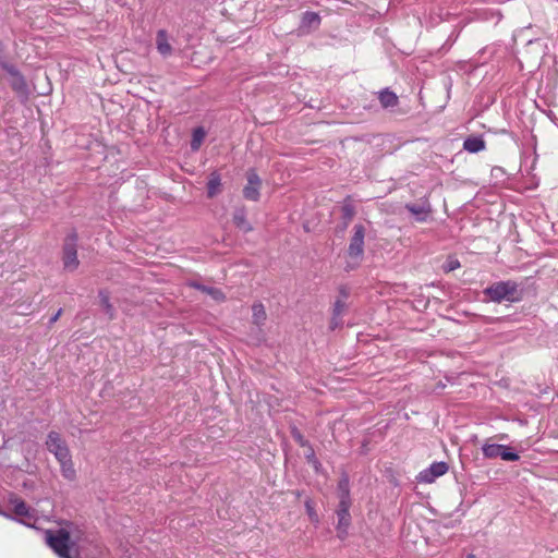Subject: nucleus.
I'll return each mask as SVG.
<instances>
[{"instance_id": "obj_1", "label": "nucleus", "mask_w": 558, "mask_h": 558, "mask_svg": "<svg viewBox=\"0 0 558 558\" xmlns=\"http://www.w3.org/2000/svg\"><path fill=\"white\" fill-rule=\"evenodd\" d=\"M77 539L78 537H74L68 527L46 532L47 544L60 558H75L77 556Z\"/></svg>"}, {"instance_id": "obj_2", "label": "nucleus", "mask_w": 558, "mask_h": 558, "mask_svg": "<svg viewBox=\"0 0 558 558\" xmlns=\"http://www.w3.org/2000/svg\"><path fill=\"white\" fill-rule=\"evenodd\" d=\"M483 293L495 303H501L504 301L518 302L521 300L519 286L512 280L495 282L484 289Z\"/></svg>"}, {"instance_id": "obj_3", "label": "nucleus", "mask_w": 558, "mask_h": 558, "mask_svg": "<svg viewBox=\"0 0 558 558\" xmlns=\"http://www.w3.org/2000/svg\"><path fill=\"white\" fill-rule=\"evenodd\" d=\"M365 233L366 229L363 225L357 223L353 227V234L348 247L349 260H347L344 268L347 271L357 268L362 262V257L364 255Z\"/></svg>"}, {"instance_id": "obj_4", "label": "nucleus", "mask_w": 558, "mask_h": 558, "mask_svg": "<svg viewBox=\"0 0 558 558\" xmlns=\"http://www.w3.org/2000/svg\"><path fill=\"white\" fill-rule=\"evenodd\" d=\"M77 234L74 231L69 233L64 240L62 262L64 269L68 271H74L80 265L77 258Z\"/></svg>"}, {"instance_id": "obj_5", "label": "nucleus", "mask_w": 558, "mask_h": 558, "mask_svg": "<svg viewBox=\"0 0 558 558\" xmlns=\"http://www.w3.org/2000/svg\"><path fill=\"white\" fill-rule=\"evenodd\" d=\"M12 511L20 522L33 526L37 520L36 510L31 508L23 499L12 496L9 499Z\"/></svg>"}, {"instance_id": "obj_6", "label": "nucleus", "mask_w": 558, "mask_h": 558, "mask_svg": "<svg viewBox=\"0 0 558 558\" xmlns=\"http://www.w3.org/2000/svg\"><path fill=\"white\" fill-rule=\"evenodd\" d=\"M483 456L487 459H496L500 457L505 461H518L520 456L517 452L511 451L509 446L490 444L486 441L482 447Z\"/></svg>"}, {"instance_id": "obj_7", "label": "nucleus", "mask_w": 558, "mask_h": 558, "mask_svg": "<svg viewBox=\"0 0 558 558\" xmlns=\"http://www.w3.org/2000/svg\"><path fill=\"white\" fill-rule=\"evenodd\" d=\"M46 446L49 452H51L58 462L71 457L69 447L65 440L57 432H50L47 436Z\"/></svg>"}, {"instance_id": "obj_8", "label": "nucleus", "mask_w": 558, "mask_h": 558, "mask_svg": "<svg viewBox=\"0 0 558 558\" xmlns=\"http://www.w3.org/2000/svg\"><path fill=\"white\" fill-rule=\"evenodd\" d=\"M247 183L243 189V196L247 201L257 202L260 197L262 179L254 169L246 173Z\"/></svg>"}, {"instance_id": "obj_9", "label": "nucleus", "mask_w": 558, "mask_h": 558, "mask_svg": "<svg viewBox=\"0 0 558 558\" xmlns=\"http://www.w3.org/2000/svg\"><path fill=\"white\" fill-rule=\"evenodd\" d=\"M448 471V464L446 462H434L430 464L429 468L423 470L420 475L418 480L424 483H432L437 477L446 474Z\"/></svg>"}, {"instance_id": "obj_10", "label": "nucleus", "mask_w": 558, "mask_h": 558, "mask_svg": "<svg viewBox=\"0 0 558 558\" xmlns=\"http://www.w3.org/2000/svg\"><path fill=\"white\" fill-rule=\"evenodd\" d=\"M172 40L173 38L166 29H159L156 33V49L163 58H169L173 54Z\"/></svg>"}, {"instance_id": "obj_11", "label": "nucleus", "mask_w": 558, "mask_h": 558, "mask_svg": "<svg viewBox=\"0 0 558 558\" xmlns=\"http://www.w3.org/2000/svg\"><path fill=\"white\" fill-rule=\"evenodd\" d=\"M12 76L11 78V87L14 92L20 95L25 96L27 94V84L25 82L24 76L12 65L3 64L2 65Z\"/></svg>"}, {"instance_id": "obj_12", "label": "nucleus", "mask_w": 558, "mask_h": 558, "mask_svg": "<svg viewBox=\"0 0 558 558\" xmlns=\"http://www.w3.org/2000/svg\"><path fill=\"white\" fill-rule=\"evenodd\" d=\"M405 208L415 216L416 221L424 222L427 220V216L430 214L432 208L428 202L420 204H407Z\"/></svg>"}, {"instance_id": "obj_13", "label": "nucleus", "mask_w": 558, "mask_h": 558, "mask_svg": "<svg viewBox=\"0 0 558 558\" xmlns=\"http://www.w3.org/2000/svg\"><path fill=\"white\" fill-rule=\"evenodd\" d=\"M189 286L208 294L213 300L217 302H222L226 300L225 293L218 288L205 286L198 281H191Z\"/></svg>"}, {"instance_id": "obj_14", "label": "nucleus", "mask_w": 558, "mask_h": 558, "mask_svg": "<svg viewBox=\"0 0 558 558\" xmlns=\"http://www.w3.org/2000/svg\"><path fill=\"white\" fill-rule=\"evenodd\" d=\"M486 148V143L482 136H469L463 142V149L475 154Z\"/></svg>"}, {"instance_id": "obj_15", "label": "nucleus", "mask_w": 558, "mask_h": 558, "mask_svg": "<svg viewBox=\"0 0 558 558\" xmlns=\"http://www.w3.org/2000/svg\"><path fill=\"white\" fill-rule=\"evenodd\" d=\"M233 223L236 228L242 230L243 232L252 231V226L246 219V210L244 207L236 208L233 213Z\"/></svg>"}, {"instance_id": "obj_16", "label": "nucleus", "mask_w": 558, "mask_h": 558, "mask_svg": "<svg viewBox=\"0 0 558 558\" xmlns=\"http://www.w3.org/2000/svg\"><path fill=\"white\" fill-rule=\"evenodd\" d=\"M378 99H379L381 107L385 109L393 108L399 104L398 96L393 92L389 90L388 88L381 90L378 94Z\"/></svg>"}, {"instance_id": "obj_17", "label": "nucleus", "mask_w": 558, "mask_h": 558, "mask_svg": "<svg viewBox=\"0 0 558 558\" xmlns=\"http://www.w3.org/2000/svg\"><path fill=\"white\" fill-rule=\"evenodd\" d=\"M337 517H338V536L343 539L348 534V527L351 523V515L350 512H341L337 510Z\"/></svg>"}, {"instance_id": "obj_18", "label": "nucleus", "mask_w": 558, "mask_h": 558, "mask_svg": "<svg viewBox=\"0 0 558 558\" xmlns=\"http://www.w3.org/2000/svg\"><path fill=\"white\" fill-rule=\"evenodd\" d=\"M221 187V177L217 171L210 173L208 182H207V195L208 197H214L218 193H220Z\"/></svg>"}, {"instance_id": "obj_19", "label": "nucleus", "mask_w": 558, "mask_h": 558, "mask_svg": "<svg viewBox=\"0 0 558 558\" xmlns=\"http://www.w3.org/2000/svg\"><path fill=\"white\" fill-rule=\"evenodd\" d=\"M267 314L265 306L262 303H254L252 306V320L253 324L260 327L265 324Z\"/></svg>"}, {"instance_id": "obj_20", "label": "nucleus", "mask_w": 558, "mask_h": 558, "mask_svg": "<svg viewBox=\"0 0 558 558\" xmlns=\"http://www.w3.org/2000/svg\"><path fill=\"white\" fill-rule=\"evenodd\" d=\"M98 296H99L100 306L102 307L105 313L108 315V317L110 319H112L114 317L116 311H114L113 305L110 303L109 292L107 290H100L98 293Z\"/></svg>"}, {"instance_id": "obj_21", "label": "nucleus", "mask_w": 558, "mask_h": 558, "mask_svg": "<svg viewBox=\"0 0 558 558\" xmlns=\"http://www.w3.org/2000/svg\"><path fill=\"white\" fill-rule=\"evenodd\" d=\"M320 24V16L315 13V12H311V11H307L303 14L302 16V27L305 28H317Z\"/></svg>"}, {"instance_id": "obj_22", "label": "nucleus", "mask_w": 558, "mask_h": 558, "mask_svg": "<svg viewBox=\"0 0 558 558\" xmlns=\"http://www.w3.org/2000/svg\"><path fill=\"white\" fill-rule=\"evenodd\" d=\"M61 468V473L63 477H65L69 481H73L76 476V472L72 462V457H69L68 459H64L59 462Z\"/></svg>"}, {"instance_id": "obj_23", "label": "nucleus", "mask_w": 558, "mask_h": 558, "mask_svg": "<svg viewBox=\"0 0 558 558\" xmlns=\"http://www.w3.org/2000/svg\"><path fill=\"white\" fill-rule=\"evenodd\" d=\"M205 136L206 132L202 126L194 129L191 141V149L193 151H197L199 149Z\"/></svg>"}, {"instance_id": "obj_24", "label": "nucleus", "mask_w": 558, "mask_h": 558, "mask_svg": "<svg viewBox=\"0 0 558 558\" xmlns=\"http://www.w3.org/2000/svg\"><path fill=\"white\" fill-rule=\"evenodd\" d=\"M338 497L339 498H351L350 497V483L347 474H343L338 482Z\"/></svg>"}, {"instance_id": "obj_25", "label": "nucleus", "mask_w": 558, "mask_h": 558, "mask_svg": "<svg viewBox=\"0 0 558 558\" xmlns=\"http://www.w3.org/2000/svg\"><path fill=\"white\" fill-rule=\"evenodd\" d=\"M305 458H306L307 462L313 465V468L315 469L316 472H318L320 470L322 463L316 458L312 446H308L307 451L305 452Z\"/></svg>"}, {"instance_id": "obj_26", "label": "nucleus", "mask_w": 558, "mask_h": 558, "mask_svg": "<svg viewBox=\"0 0 558 558\" xmlns=\"http://www.w3.org/2000/svg\"><path fill=\"white\" fill-rule=\"evenodd\" d=\"M345 307H347L345 301H343L341 299H337L333 304L332 314H335L336 317H341L345 311Z\"/></svg>"}, {"instance_id": "obj_27", "label": "nucleus", "mask_w": 558, "mask_h": 558, "mask_svg": "<svg viewBox=\"0 0 558 558\" xmlns=\"http://www.w3.org/2000/svg\"><path fill=\"white\" fill-rule=\"evenodd\" d=\"M292 436L294 438V440L301 446V447H306L308 448L310 442L304 438V436L296 429H293L292 430Z\"/></svg>"}, {"instance_id": "obj_28", "label": "nucleus", "mask_w": 558, "mask_h": 558, "mask_svg": "<svg viewBox=\"0 0 558 558\" xmlns=\"http://www.w3.org/2000/svg\"><path fill=\"white\" fill-rule=\"evenodd\" d=\"M351 498H339L338 511L350 512Z\"/></svg>"}, {"instance_id": "obj_29", "label": "nucleus", "mask_w": 558, "mask_h": 558, "mask_svg": "<svg viewBox=\"0 0 558 558\" xmlns=\"http://www.w3.org/2000/svg\"><path fill=\"white\" fill-rule=\"evenodd\" d=\"M342 214H343V218L347 219V220H351L354 216V208L352 205L350 204H347L342 207Z\"/></svg>"}, {"instance_id": "obj_30", "label": "nucleus", "mask_w": 558, "mask_h": 558, "mask_svg": "<svg viewBox=\"0 0 558 558\" xmlns=\"http://www.w3.org/2000/svg\"><path fill=\"white\" fill-rule=\"evenodd\" d=\"M342 325L341 317H336L335 314H332L331 320H330V328L336 329L337 327Z\"/></svg>"}, {"instance_id": "obj_31", "label": "nucleus", "mask_w": 558, "mask_h": 558, "mask_svg": "<svg viewBox=\"0 0 558 558\" xmlns=\"http://www.w3.org/2000/svg\"><path fill=\"white\" fill-rule=\"evenodd\" d=\"M339 293H340V298L341 300L345 301L348 298H349V290L347 287H340L339 288Z\"/></svg>"}, {"instance_id": "obj_32", "label": "nucleus", "mask_w": 558, "mask_h": 558, "mask_svg": "<svg viewBox=\"0 0 558 558\" xmlns=\"http://www.w3.org/2000/svg\"><path fill=\"white\" fill-rule=\"evenodd\" d=\"M62 308L58 310V312L49 319V325L54 324L61 316Z\"/></svg>"}, {"instance_id": "obj_33", "label": "nucleus", "mask_w": 558, "mask_h": 558, "mask_svg": "<svg viewBox=\"0 0 558 558\" xmlns=\"http://www.w3.org/2000/svg\"><path fill=\"white\" fill-rule=\"evenodd\" d=\"M4 59H5V54H4V45L3 43L0 40V62L1 64H5L4 63Z\"/></svg>"}, {"instance_id": "obj_34", "label": "nucleus", "mask_w": 558, "mask_h": 558, "mask_svg": "<svg viewBox=\"0 0 558 558\" xmlns=\"http://www.w3.org/2000/svg\"><path fill=\"white\" fill-rule=\"evenodd\" d=\"M449 260H451V262L449 263V270H453V269H456V268L460 267V263L458 262V259H456V258H450Z\"/></svg>"}, {"instance_id": "obj_35", "label": "nucleus", "mask_w": 558, "mask_h": 558, "mask_svg": "<svg viewBox=\"0 0 558 558\" xmlns=\"http://www.w3.org/2000/svg\"><path fill=\"white\" fill-rule=\"evenodd\" d=\"M306 508H307V510H308V512H310V514H311V513H312V508H311V506H310V502H306Z\"/></svg>"}, {"instance_id": "obj_36", "label": "nucleus", "mask_w": 558, "mask_h": 558, "mask_svg": "<svg viewBox=\"0 0 558 558\" xmlns=\"http://www.w3.org/2000/svg\"><path fill=\"white\" fill-rule=\"evenodd\" d=\"M466 558H475V556L473 554H470L466 556Z\"/></svg>"}]
</instances>
